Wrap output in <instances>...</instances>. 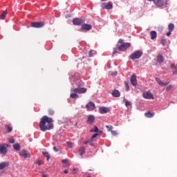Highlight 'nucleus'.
Segmentation results:
<instances>
[{
    "mask_svg": "<svg viewBox=\"0 0 177 177\" xmlns=\"http://www.w3.org/2000/svg\"><path fill=\"white\" fill-rule=\"evenodd\" d=\"M142 96L144 99H151L154 100V95L150 91H145L142 93Z\"/></svg>",
    "mask_w": 177,
    "mask_h": 177,
    "instance_id": "obj_7",
    "label": "nucleus"
},
{
    "mask_svg": "<svg viewBox=\"0 0 177 177\" xmlns=\"http://www.w3.org/2000/svg\"><path fill=\"white\" fill-rule=\"evenodd\" d=\"M148 1H149L150 2H151V1H154V0H148Z\"/></svg>",
    "mask_w": 177,
    "mask_h": 177,
    "instance_id": "obj_56",
    "label": "nucleus"
},
{
    "mask_svg": "<svg viewBox=\"0 0 177 177\" xmlns=\"http://www.w3.org/2000/svg\"><path fill=\"white\" fill-rule=\"evenodd\" d=\"M6 167H9V162H3L0 163V169H3L6 168Z\"/></svg>",
    "mask_w": 177,
    "mask_h": 177,
    "instance_id": "obj_21",
    "label": "nucleus"
},
{
    "mask_svg": "<svg viewBox=\"0 0 177 177\" xmlns=\"http://www.w3.org/2000/svg\"><path fill=\"white\" fill-rule=\"evenodd\" d=\"M35 164H37V165H42V162L39 160H36Z\"/></svg>",
    "mask_w": 177,
    "mask_h": 177,
    "instance_id": "obj_38",
    "label": "nucleus"
},
{
    "mask_svg": "<svg viewBox=\"0 0 177 177\" xmlns=\"http://www.w3.org/2000/svg\"><path fill=\"white\" fill-rule=\"evenodd\" d=\"M111 132L113 136H117V131L111 130Z\"/></svg>",
    "mask_w": 177,
    "mask_h": 177,
    "instance_id": "obj_41",
    "label": "nucleus"
},
{
    "mask_svg": "<svg viewBox=\"0 0 177 177\" xmlns=\"http://www.w3.org/2000/svg\"><path fill=\"white\" fill-rule=\"evenodd\" d=\"M175 29V25H174V24H169L168 25V30L169 31H174V30Z\"/></svg>",
    "mask_w": 177,
    "mask_h": 177,
    "instance_id": "obj_30",
    "label": "nucleus"
},
{
    "mask_svg": "<svg viewBox=\"0 0 177 177\" xmlns=\"http://www.w3.org/2000/svg\"><path fill=\"white\" fill-rule=\"evenodd\" d=\"M113 75H117V72L114 73Z\"/></svg>",
    "mask_w": 177,
    "mask_h": 177,
    "instance_id": "obj_54",
    "label": "nucleus"
},
{
    "mask_svg": "<svg viewBox=\"0 0 177 177\" xmlns=\"http://www.w3.org/2000/svg\"><path fill=\"white\" fill-rule=\"evenodd\" d=\"M80 156H84L85 154V147H81L79 149Z\"/></svg>",
    "mask_w": 177,
    "mask_h": 177,
    "instance_id": "obj_27",
    "label": "nucleus"
},
{
    "mask_svg": "<svg viewBox=\"0 0 177 177\" xmlns=\"http://www.w3.org/2000/svg\"><path fill=\"white\" fill-rule=\"evenodd\" d=\"M83 23H85V20L81 18H75L73 19V24L74 26H82Z\"/></svg>",
    "mask_w": 177,
    "mask_h": 177,
    "instance_id": "obj_5",
    "label": "nucleus"
},
{
    "mask_svg": "<svg viewBox=\"0 0 177 177\" xmlns=\"http://www.w3.org/2000/svg\"><path fill=\"white\" fill-rule=\"evenodd\" d=\"M66 145L68 147H70V148L73 147V142H67Z\"/></svg>",
    "mask_w": 177,
    "mask_h": 177,
    "instance_id": "obj_40",
    "label": "nucleus"
},
{
    "mask_svg": "<svg viewBox=\"0 0 177 177\" xmlns=\"http://www.w3.org/2000/svg\"><path fill=\"white\" fill-rule=\"evenodd\" d=\"M170 67L174 70L173 71L174 75H177V64L175 65V64H171Z\"/></svg>",
    "mask_w": 177,
    "mask_h": 177,
    "instance_id": "obj_19",
    "label": "nucleus"
},
{
    "mask_svg": "<svg viewBox=\"0 0 177 177\" xmlns=\"http://www.w3.org/2000/svg\"><path fill=\"white\" fill-rule=\"evenodd\" d=\"M64 174H68V170L65 169V170L64 171Z\"/></svg>",
    "mask_w": 177,
    "mask_h": 177,
    "instance_id": "obj_50",
    "label": "nucleus"
},
{
    "mask_svg": "<svg viewBox=\"0 0 177 177\" xmlns=\"http://www.w3.org/2000/svg\"><path fill=\"white\" fill-rule=\"evenodd\" d=\"M13 148L16 151H19V150H20V144H15L13 145Z\"/></svg>",
    "mask_w": 177,
    "mask_h": 177,
    "instance_id": "obj_31",
    "label": "nucleus"
},
{
    "mask_svg": "<svg viewBox=\"0 0 177 177\" xmlns=\"http://www.w3.org/2000/svg\"><path fill=\"white\" fill-rule=\"evenodd\" d=\"M77 93L73 92L72 93H71L70 97L71 99H78V95Z\"/></svg>",
    "mask_w": 177,
    "mask_h": 177,
    "instance_id": "obj_29",
    "label": "nucleus"
},
{
    "mask_svg": "<svg viewBox=\"0 0 177 177\" xmlns=\"http://www.w3.org/2000/svg\"><path fill=\"white\" fill-rule=\"evenodd\" d=\"M42 154L44 157L46 158L47 161H49V160L50 159V155L49 154V153L43 151Z\"/></svg>",
    "mask_w": 177,
    "mask_h": 177,
    "instance_id": "obj_28",
    "label": "nucleus"
},
{
    "mask_svg": "<svg viewBox=\"0 0 177 177\" xmlns=\"http://www.w3.org/2000/svg\"><path fill=\"white\" fill-rule=\"evenodd\" d=\"M8 153V149L5 147V145L0 144V154H3L4 156H6Z\"/></svg>",
    "mask_w": 177,
    "mask_h": 177,
    "instance_id": "obj_11",
    "label": "nucleus"
},
{
    "mask_svg": "<svg viewBox=\"0 0 177 177\" xmlns=\"http://www.w3.org/2000/svg\"><path fill=\"white\" fill-rule=\"evenodd\" d=\"M131 47L130 43H123L120 46L118 47V50H120V52H124L125 49H127V48Z\"/></svg>",
    "mask_w": 177,
    "mask_h": 177,
    "instance_id": "obj_6",
    "label": "nucleus"
},
{
    "mask_svg": "<svg viewBox=\"0 0 177 177\" xmlns=\"http://www.w3.org/2000/svg\"><path fill=\"white\" fill-rule=\"evenodd\" d=\"M90 132H99V128L97 126H94V129H91Z\"/></svg>",
    "mask_w": 177,
    "mask_h": 177,
    "instance_id": "obj_33",
    "label": "nucleus"
},
{
    "mask_svg": "<svg viewBox=\"0 0 177 177\" xmlns=\"http://www.w3.org/2000/svg\"><path fill=\"white\" fill-rule=\"evenodd\" d=\"M86 107L90 111H92L96 109V106H95V103L93 102H89L86 105Z\"/></svg>",
    "mask_w": 177,
    "mask_h": 177,
    "instance_id": "obj_13",
    "label": "nucleus"
},
{
    "mask_svg": "<svg viewBox=\"0 0 177 177\" xmlns=\"http://www.w3.org/2000/svg\"><path fill=\"white\" fill-rule=\"evenodd\" d=\"M87 91L88 88L85 87H77L71 88V92H74V93L83 94L86 93Z\"/></svg>",
    "mask_w": 177,
    "mask_h": 177,
    "instance_id": "obj_2",
    "label": "nucleus"
},
{
    "mask_svg": "<svg viewBox=\"0 0 177 177\" xmlns=\"http://www.w3.org/2000/svg\"><path fill=\"white\" fill-rule=\"evenodd\" d=\"M156 82L160 85V86H167V85H169V82H163L160 78L156 77Z\"/></svg>",
    "mask_w": 177,
    "mask_h": 177,
    "instance_id": "obj_14",
    "label": "nucleus"
},
{
    "mask_svg": "<svg viewBox=\"0 0 177 177\" xmlns=\"http://www.w3.org/2000/svg\"><path fill=\"white\" fill-rule=\"evenodd\" d=\"M52 122H53V119H52V118L44 115L41 118L39 124L40 131H41L42 132H46V131H50V129H53V123Z\"/></svg>",
    "mask_w": 177,
    "mask_h": 177,
    "instance_id": "obj_1",
    "label": "nucleus"
},
{
    "mask_svg": "<svg viewBox=\"0 0 177 177\" xmlns=\"http://www.w3.org/2000/svg\"><path fill=\"white\" fill-rule=\"evenodd\" d=\"M93 122H95V115H88L87 118V124H88V125H91V124H93Z\"/></svg>",
    "mask_w": 177,
    "mask_h": 177,
    "instance_id": "obj_16",
    "label": "nucleus"
},
{
    "mask_svg": "<svg viewBox=\"0 0 177 177\" xmlns=\"http://www.w3.org/2000/svg\"><path fill=\"white\" fill-rule=\"evenodd\" d=\"M3 145H5V147H9V144H3Z\"/></svg>",
    "mask_w": 177,
    "mask_h": 177,
    "instance_id": "obj_51",
    "label": "nucleus"
},
{
    "mask_svg": "<svg viewBox=\"0 0 177 177\" xmlns=\"http://www.w3.org/2000/svg\"><path fill=\"white\" fill-rule=\"evenodd\" d=\"M62 164H66V165H70V162L67 159H63L62 160Z\"/></svg>",
    "mask_w": 177,
    "mask_h": 177,
    "instance_id": "obj_34",
    "label": "nucleus"
},
{
    "mask_svg": "<svg viewBox=\"0 0 177 177\" xmlns=\"http://www.w3.org/2000/svg\"><path fill=\"white\" fill-rule=\"evenodd\" d=\"M97 136H99V133H96L94 135L92 136V137L90 138V145H91L92 147H94L95 145L93 144V139H95V138H97Z\"/></svg>",
    "mask_w": 177,
    "mask_h": 177,
    "instance_id": "obj_20",
    "label": "nucleus"
},
{
    "mask_svg": "<svg viewBox=\"0 0 177 177\" xmlns=\"http://www.w3.org/2000/svg\"><path fill=\"white\" fill-rule=\"evenodd\" d=\"M171 88H172V86H169L167 87L166 91H171Z\"/></svg>",
    "mask_w": 177,
    "mask_h": 177,
    "instance_id": "obj_44",
    "label": "nucleus"
},
{
    "mask_svg": "<svg viewBox=\"0 0 177 177\" xmlns=\"http://www.w3.org/2000/svg\"><path fill=\"white\" fill-rule=\"evenodd\" d=\"M6 15H8V11L6 10L3 11V13L0 15V19L5 20V18L6 17Z\"/></svg>",
    "mask_w": 177,
    "mask_h": 177,
    "instance_id": "obj_26",
    "label": "nucleus"
},
{
    "mask_svg": "<svg viewBox=\"0 0 177 177\" xmlns=\"http://www.w3.org/2000/svg\"><path fill=\"white\" fill-rule=\"evenodd\" d=\"M45 26V22H31L30 27L33 28H41Z\"/></svg>",
    "mask_w": 177,
    "mask_h": 177,
    "instance_id": "obj_4",
    "label": "nucleus"
},
{
    "mask_svg": "<svg viewBox=\"0 0 177 177\" xmlns=\"http://www.w3.org/2000/svg\"><path fill=\"white\" fill-rule=\"evenodd\" d=\"M19 156L23 157V158H30L31 157V154H30V153L26 150L21 151Z\"/></svg>",
    "mask_w": 177,
    "mask_h": 177,
    "instance_id": "obj_9",
    "label": "nucleus"
},
{
    "mask_svg": "<svg viewBox=\"0 0 177 177\" xmlns=\"http://www.w3.org/2000/svg\"><path fill=\"white\" fill-rule=\"evenodd\" d=\"M124 86L126 88V91H129V84L128 82L127 81L124 82Z\"/></svg>",
    "mask_w": 177,
    "mask_h": 177,
    "instance_id": "obj_36",
    "label": "nucleus"
},
{
    "mask_svg": "<svg viewBox=\"0 0 177 177\" xmlns=\"http://www.w3.org/2000/svg\"><path fill=\"white\" fill-rule=\"evenodd\" d=\"M94 52H95V50H91L89 51V53H88V56H89V57H93V56L95 55L93 54Z\"/></svg>",
    "mask_w": 177,
    "mask_h": 177,
    "instance_id": "obj_35",
    "label": "nucleus"
},
{
    "mask_svg": "<svg viewBox=\"0 0 177 177\" xmlns=\"http://www.w3.org/2000/svg\"><path fill=\"white\" fill-rule=\"evenodd\" d=\"M106 128H107V129H109V131H111V129H113V127H112V126H108V125H106Z\"/></svg>",
    "mask_w": 177,
    "mask_h": 177,
    "instance_id": "obj_42",
    "label": "nucleus"
},
{
    "mask_svg": "<svg viewBox=\"0 0 177 177\" xmlns=\"http://www.w3.org/2000/svg\"><path fill=\"white\" fill-rule=\"evenodd\" d=\"M142 55H143L142 51L137 50L130 55V59L131 60H135V59H140V57H142Z\"/></svg>",
    "mask_w": 177,
    "mask_h": 177,
    "instance_id": "obj_3",
    "label": "nucleus"
},
{
    "mask_svg": "<svg viewBox=\"0 0 177 177\" xmlns=\"http://www.w3.org/2000/svg\"><path fill=\"white\" fill-rule=\"evenodd\" d=\"M113 55H115L117 53V48H114L113 51Z\"/></svg>",
    "mask_w": 177,
    "mask_h": 177,
    "instance_id": "obj_49",
    "label": "nucleus"
},
{
    "mask_svg": "<svg viewBox=\"0 0 177 177\" xmlns=\"http://www.w3.org/2000/svg\"><path fill=\"white\" fill-rule=\"evenodd\" d=\"M49 115H53L55 114V111L53 109H48Z\"/></svg>",
    "mask_w": 177,
    "mask_h": 177,
    "instance_id": "obj_37",
    "label": "nucleus"
},
{
    "mask_svg": "<svg viewBox=\"0 0 177 177\" xmlns=\"http://www.w3.org/2000/svg\"><path fill=\"white\" fill-rule=\"evenodd\" d=\"M101 8L102 9L106 10L113 9V3H111V1H109L108 3H102L101 4Z\"/></svg>",
    "mask_w": 177,
    "mask_h": 177,
    "instance_id": "obj_8",
    "label": "nucleus"
},
{
    "mask_svg": "<svg viewBox=\"0 0 177 177\" xmlns=\"http://www.w3.org/2000/svg\"><path fill=\"white\" fill-rule=\"evenodd\" d=\"M151 39H156L157 38V32L152 30L150 32Z\"/></svg>",
    "mask_w": 177,
    "mask_h": 177,
    "instance_id": "obj_23",
    "label": "nucleus"
},
{
    "mask_svg": "<svg viewBox=\"0 0 177 177\" xmlns=\"http://www.w3.org/2000/svg\"><path fill=\"white\" fill-rule=\"evenodd\" d=\"M53 149L54 151H55L56 153H57V151H59L58 148H57L56 147H53Z\"/></svg>",
    "mask_w": 177,
    "mask_h": 177,
    "instance_id": "obj_45",
    "label": "nucleus"
},
{
    "mask_svg": "<svg viewBox=\"0 0 177 177\" xmlns=\"http://www.w3.org/2000/svg\"><path fill=\"white\" fill-rule=\"evenodd\" d=\"M154 4L157 8H162V6H165V3H164V1L162 0H156V1L154 2Z\"/></svg>",
    "mask_w": 177,
    "mask_h": 177,
    "instance_id": "obj_15",
    "label": "nucleus"
},
{
    "mask_svg": "<svg viewBox=\"0 0 177 177\" xmlns=\"http://www.w3.org/2000/svg\"><path fill=\"white\" fill-rule=\"evenodd\" d=\"M5 128H6L8 129V133H10V132H12V131H13V128L12 127V125L10 124H6L5 125Z\"/></svg>",
    "mask_w": 177,
    "mask_h": 177,
    "instance_id": "obj_25",
    "label": "nucleus"
},
{
    "mask_svg": "<svg viewBox=\"0 0 177 177\" xmlns=\"http://www.w3.org/2000/svg\"><path fill=\"white\" fill-rule=\"evenodd\" d=\"M109 110L107 109V107H100L99 109V112L100 113V114H106V113H109Z\"/></svg>",
    "mask_w": 177,
    "mask_h": 177,
    "instance_id": "obj_18",
    "label": "nucleus"
},
{
    "mask_svg": "<svg viewBox=\"0 0 177 177\" xmlns=\"http://www.w3.org/2000/svg\"><path fill=\"white\" fill-rule=\"evenodd\" d=\"M81 30L89 31V30H92V25L88 24H82Z\"/></svg>",
    "mask_w": 177,
    "mask_h": 177,
    "instance_id": "obj_12",
    "label": "nucleus"
},
{
    "mask_svg": "<svg viewBox=\"0 0 177 177\" xmlns=\"http://www.w3.org/2000/svg\"><path fill=\"white\" fill-rule=\"evenodd\" d=\"M164 60H165V58L162 55H159L157 57V62H158V63H164Z\"/></svg>",
    "mask_w": 177,
    "mask_h": 177,
    "instance_id": "obj_22",
    "label": "nucleus"
},
{
    "mask_svg": "<svg viewBox=\"0 0 177 177\" xmlns=\"http://www.w3.org/2000/svg\"><path fill=\"white\" fill-rule=\"evenodd\" d=\"M171 32V31L169 30V32L166 33L167 37H169Z\"/></svg>",
    "mask_w": 177,
    "mask_h": 177,
    "instance_id": "obj_46",
    "label": "nucleus"
},
{
    "mask_svg": "<svg viewBox=\"0 0 177 177\" xmlns=\"http://www.w3.org/2000/svg\"><path fill=\"white\" fill-rule=\"evenodd\" d=\"M91 140H86L84 142V145H88V143H90Z\"/></svg>",
    "mask_w": 177,
    "mask_h": 177,
    "instance_id": "obj_48",
    "label": "nucleus"
},
{
    "mask_svg": "<svg viewBox=\"0 0 177 177\" xmlns=\"http://www.w3.org/2000/svg\"><path fill=\"white\" fill-rule=\"evenodd\" d=\"M9 142L10 143H15V138L9 139Z\"/></svg>",
    "mask_w": 177,
    "mask_h": 177,
    "instance_id": "obj_43",
    "label": "nucleus"
},
{
    "mask_svg": "<svg viewBox=\"0 0 177 177\" xmlns=\"http://www.w3.org/2000/svg\"><path fill=\"white\" fill-rule=\"evenodd\" d=\"M102 2H104V1H108V0H101Z\"/></svg>",
    "mask_w": 177,
    "mask_h": 177,
    "instance_id": "obj_55",
    "label": "nucleus"
},
{
    "mask_svg": "<svg viewBox=\"0 0 177 177\" xmlns=\"http://www.w3.org/2000/svg\"><path fill=\"white\" fill-rule=\"evenodd\" d=\"M124 103L126 107H128V106H131V102H129V101H128L127 100H124Z\"/></svg>",
    "mask_w": 177,
    "mask_h": 177,
    "instance_id": "obj_39",
    "label": "nucleus"
},
{
    "mask_svg": "<svg viewBox=\"0 0 177 177\" xmlns=\"http://www.w3.org/2000/svg\"><path fill=\"white\" fill-rule=\"evenodd\" d=\"M145 115L147 118H153V117H154V113L149 111L147 113H145Z\"/></svg>",
    "mask_w": 177,
    "mask_h": 177,
    "instance_id": "obj_24",
    "label": "nucleus"
},
{
    "mask_svg": "<svg viewBox=\"0 0 177 177\" xmlns=\"http://www.w3.org/2000/svg\"><path fill=\"white\" fill-rule=\"evenodd\" d=\"M111 95L113 97H120V96H121V93H120V91L118 90H113Z\"/></svg>",
    "mask_w": 177,
    "mask_h": 177,
    "instance_id": "obj_17",
    "label": "nucleus"
},
{
    "mask_svg": "<svg viewBox=\"0 0 177 177\" xmlns=\"http://www.w3.org/2000/svg\"><path fill=\"white\" fill-rule=\"evenodd\" d=\"M118 42H119V44H122H122H124V40L120 39H119Z\"/></svg>",
    "mask_w": 177,
    "mask_h": 177,
    "instance_id": "obj_47",
    "label": "nucleus"
},
{
    "mask_svg": "<svg viewBox=\"0 0 177 177\" xmlns=\"http://www.w3.org/2000/svg\"><path fill=\"white\" fill-rule=\"evenodd\" d=\"M43 176H44V177H48V175L44 174Z\"/></svg>",
    "mask_w": 177,
    "mask_h": 177,
    "instance_id": "obj_53",
    "label": "nucleus"
},
{
    "mask_svg": "<svg viewBox=\"0 0 177 177\" xmlns=\"http://www.w3.org/2000/svg\"><path fill=\"white\" fill-rule=\"evenodd\" d=\"M130 82L133 86H136L138 85V80H136V75H132L130 78Z\"/></svg>",
    "mask_w": 177,
    "mask_h": 177,
    "instance_id": "obj_10",
    "label": "nucleus"
},
{
    "mask_svg": "<svg viewBox=\"0 0 177 177\" xmlns=\"http://www.w3.org/2000/svg\"><path fill=\"white\" fill-rule=\"evenodd\" d=\"M160 44L161 45H162V46H165V45H167V39L164 37L162 38L160 41Z\"/></svg>",
    "mask_w": 177,
    "mask_h": 177,
    "instance_id": "obj_32",
    "label": "nucleus"
},
{
    "mask_svg": "<svg viewBox=\"0 0 177 177\" xmlns=\"http://www.w3.org/2000/svg\"><path fill=\"white\" fill-rule=\"evenodd\" d=\"M97 132H98V133H100V135H102V133H103V131H98Z\"/></svg>",
    "mask_w": 177,
    "mask_h": 177,
    "instance_id": "obj_52",
    "label": "nucleus"
}]
</instances>
